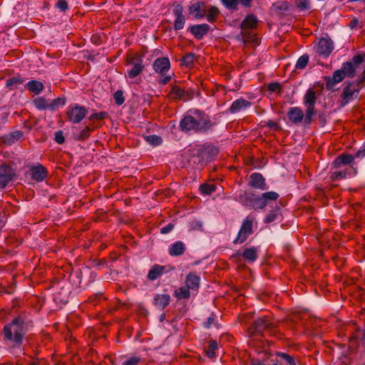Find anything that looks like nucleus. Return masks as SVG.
Masks as SVG:
<instances>
[{"label": "nucleus", "mask_w": 365, "mask_h": 365, "mask_svg": "<svg viewBox=\"0 0 365 365\" xmlns=\"http://www.w3.org/2000/svg\"><path fill=\"white\" fill-rule=\"evenodd\" d=\"M215 125L210 118L198 110H190L180 121L182 130L188 132H207Z\"/></svg>", "instance_id": "nucleus-1"}, {"label": "nucleus", "mask_w": 365, "mask_h": 365, "mask_svg": "<svg viewBox=\"0 0 365 365\" xmlns=\"http://www.w3.org/2000/svg\"><path fill=\"white\" fill-rule=\"evenodd\" d=\"M279 196V194L274 191L264 192L260 196L251 192H244L239 195L238 200L250 208L262 210L272 201H276Z\"/></svg>", "instance_id": "nucleus-2"}, {"label": "nucleus", "mask_w": 365, "mask_h": 365, "mask_svg": "<svg viewBox=\"0 0 365 365\" xmlns=\"http://www.w3.org/2000/svg\"><path fill=\"white\" fill-rule=\"evenodd\" d=\"M24 327V324L20 319H14L11 323L4 327V339L16 344H20L25 333Z\"/></svg>", "instance_id": "nucleus-3"}, {"label": "nucleus", "mask_w": 365, "mask_h": 365, "mask_svg": "<svg viewBox=\"0 0 365 365\" xmlns=\"http://www.w3.org/2000/svg\"><path fill=\"white\" fill-rule=\"evenodd\" d=\"M354 76V66L353 63L346 62L341 68L335 71L332 77L326 78V87L327 89H333L335 84L341 82L346 77L352 78Z\"/></svg>", "instance_id": "nucleus-4"}, {"label": "nucleus", "mask_w": 365, "mask_h": 365, "mask_svg": "<svg viewBox=\"0 0 365 365\" xmlns=\"http://www.w3.org/2000/svg\"><path fill=\"white\" fill-rule=\"evenodd\" d=\"M255 221V217L251 215L243 220L237 237L234 241L235 243L242 244L247 239L248 236L252 233V225Z\"/></svg>", "instance_id": "nucleus-5"}, {"label": "nucleus", "mask_w": 365, "mask_h": 365, "mask_svg": "<svg viewBox=\"0 0 365 365\" xmlns=\"http://www.w3.org/2000/svg\"><path fill=\"white\" fill-rule=\"evenodd\" d=\"M305 106L307 107L306 114H305V121L307 123H309L312 120V115L314 114V106L316 103V93L312 90L309 89L305 96H304V102Z\"/></svg>", "instance_id": "nucleus-6"}, {"label": "nucleus", "mask_w": 365, "mask_h": 365, "mask_svg": "<svg viewBox=\"0 0 365 365\" xmlns=\"http://www.w3.org/2000/svg\"><path fill=\"white\" fill-rule=\"evenodd\" d=\"M86 113L87 111L84 107L76 104L68 107L67 116L71 122L78 123L85 118Z\"/></svg>", "instance_id": "nucleus-7"}, {"label": "nucleus", "mask_w": 365, "mask_h": 365, "mask_svg": "<svg viewBox=\"0 0 365 365\" xmlns=\"http://www.w3.org/2000/svg\"><path fill=\"white\" fill-rule=\"evenodd\" d=\"M128 64L132 66V68L127 71V75L129 78L133 79L138 76L143 69V59L140 56L132 57Z\"/></svg>", "instance_id": "nucleus-8"}, {"label": "nucleus", "mask_w": 365, "mask_h": 365, "mask_svg": "<svg viewBox=\"0 0 365 365\" xmlns=\"http://www.w3.org/2000/svg\"><path fill=\"white\" fill-rule=\"evenodd\" d=\"M332 41L329 38H322L317 44L316 51L319 55L328 56L333 51Z\"/></svg>", "instance_id": "nucleus-9"}, {"label": "nucleus", "mask_w": 365, "mask_h": 365, "mask_svg": "<svg viewBox=\"0 0 365 365\" xmlns=\"http://www.w3.org/2000/svg\"><path fill=\"white\" fill-rule=\"evenodd\" d=\"M15 173L8 165L0 166V188H4L9 182L13 180Z\"/></svg>", "instance_id": "nucleus-10"}, {"label": "nucleus", "mask_w": 365, "mask_h": 365, "mask_svg": "<svg viewBox=\"0 0 365 365\" xmlns=\"http://www.w3.org/2000/svg\"><path fill=\"white\" fill-rule=\"evenodd\" d=\"M173 12L175 16V19L174 21V29L175 30L182 29L185 23V19L182 14L183 7L180 4H177L174 6Z\"/></svg>", "instance_id": "nucleus-11"}, {"label": "nucleus", "mask_w": 365, "mask_h": 365, "mask_svg": "<svg viewBox=\"0 0 365 365\" xmlns=\"http://www.w3.org/2000/svg\"><path fill=\"white\" fill-rule=\"evenodd\" d=\"M338 170L332 171L331 173L330 178L332 180H341L345 178L347 175H356V168L351 165L349 168H346L344 169L337 168Z\"/></svg>", "instance_id": "nucleus-12"}, {"label": "nucleus", "mask_w": 365, "mask_h": 365, "mask_svg": "<svg viewBox=\"0 0 365 365\" xmlns=\"http://www.w3.org/2000/svg\"><path fill=\"white\" fill-rule=\"evenodd\" d=\"M249 185L261 190H264L267 188L264 178L262 174L257 173L250 175Z\"/></svg>", "instance_id": "nucleus-13"}, {"label": "nucleus", "mask_w": 365, "mask_h": 365, "mask_svg": "<svg viewBox=\"0 0 365 365\" xmlns=\"http://www.w3.org/2000/svg\"><path fill=\"white\" fill-rule=\"evenodd\" d=\"M359 92V88L353 83L348 84L343 91V98L345 103L352 101L357 97Z\"/></svg>", "instance_id": "nucleus-14"}, {"label": "nucleus", "mask_w": 365, "mask_h": 365, "mask_svg": "<svg viewBox=\"0 0 365 365\" xmlns=\"http://www.w3.org/2000/svg\"><path fill=\"white\" fill-rule=\"evenodd\" d=\"M154 70L159 73L164 74L170 68V61L168 58H158L153 63Z\"/></svg>", "instance_id": "nucleus-15"}, {"label": "nucleus", "mask_w": 365, "mask_h": 365, "mask_svg": "<svg viewBox=\"0 0 365 365\" xmlns=\"http://www.w3.org/2000/svg\"><path fill=\"white\" fill-rule=\"evenodd\" d=\"M251 106V103L243 98L235 100L230 108V111L232 113H235L245 110Z\"/></svg>", "instance_id": "nucleus-16"}, {"label": "nucleus", "mask_w": 365, "mask_h": 365, "mask_svg": "<svg viewBox=\"0 0 365 365\" xmlns=\"http://www.w3.org/2000/svg\"><path fill=\"white\" fill-rule=\"evenodd\" d=\"M46 169L42 165L33 167L31 169V178L37 182L43 181L46 177Z\"/></svg>", "instance_id": "nucleus-17"}, {"label": "nucleus", "mask_w": 365, "mask_h": 365, "mask_svg": "<svg viewBox=\"0 0 365 365\" xmlns=\"http://www.w3.org/2000/svg\"><path fill=\"white\" fill-rule=\"evenodd\" d=\"M287 116L292 123H299L302 122L304 118V113L301 108L293 107L289 108Z\"/></svg>", "instance_id": "nucleus-18"}, {"label": "nucleus", "mask_w": 365, "mask_h": 365, "mask_svg": "<svg viewBox=\"0 0 365 365\" xmlns=\"http://www.w3.org/2000/svg\"><path fill=\"white\" fill-rule=\"evenodd\" d=\"M354 160V155L343 154L338 156L334 161L335 168H341L343 165H350Z\"/></svg>", "instance_id": "nucleus-19"}, {"label": "nucleus", "mask_w": 365, "mask_h": 365, "mask_svg": "<svg viewBox=\"0 0 365 365\" xmlns=\"http://www.w3.org/2000/svg\"><path fill=\"white\" fill-rule=\"evenodd\" d=\"M190 12L193 14L196 19H200L205 16L206 10L204 9V4L197 2L190 6Z\"/></svg>", "instance_id": "nucleus-20"}, {"label": "nucleus", "mask_w": 365, "mask_h": 365, "mask_svg": "<svg viewBox=\"0 0 365 365\" xmlns=\"http://www.w3.org/2000/svg\"><path fill=\"white\" fill-rule=\"evenodd\" d=\"M200 278L195 273H190L187 275L185 284L191 289L196 291L200 284Z\"/></svg>", "instance_id": "nucleus-21"}, {"label": "nucleus", "mask_w": 365, "mask_h": 365, "mask_svg": "<svg viewBox=\"0 0 365 365\" xmlns=\"http://www.w3.org/2000/svg\"><path fill=\"white\" fill-rule=\"evenodd\" d=\"M209 29V25L203 24L192 26L190 31L196 38L200 39L207 34Z\"/></svg>", "instance_id": "nucleus-22"}, {"label": "nucleus", "mask_w": 365, "mask_h": 365, "mask_svg": "<svg viewBox=\"0 0 365 365\" xmlns=\"http://www.w3.org/2000/svg\"><path fill=\"white\" fill-rule=\"evenodd\" d=\"M185 250V245L181 241H177L173 243L169 247V254L171 256H179L184 253Z\"/></svg>", "instance_id": "nucleus-23"}, {"label": "nucleus", "mask_w": 365, "mask_h": 365, "mask_svg": "<svg viewBox=\"0 0 365 365\" xmlns=\"http://www.w3.org/2000/svg\"><path fill=\"white\" fill-rule=\"evenodd\" d=\"M170 297L168 294H157L154 298L155 304L160 309H163L170 303Z\"/></svg>", "instance_id": "nucleus-24"}, {"label": "nucleus", "mask_w": 365, "mask_h": 365, "mask_svg": "<svg viewBox=\"0 0 365 365\" xmlns=\"http://www.w3.org/2000/svg\"><path fill=\"white\" fill-rule=\"evenodd\" d=\"M27 89L36 95L39 94L43 89V84L38 81H30L26 84Z\"/></svg>", "instance_id": "nucleus-25"}, {"label": "nucleus", "mask_w": 365, "mask_h": 365, "mask_svg": "<svg viewBox=\"0 0 365 365\" xmlns=\"http://www.w3.org/2000/svg\"><path fill=\"white\" fill-rule=\"evenodd\" d=\"M242 255L245 259L250 262H254L257 259L258 257V250L256 247H254L246 248L243 251Z\"/></svg>", "instance_id": "nucleus-26"}, {"label": "nucleus", "mask_w": 365, "mask_h": 365, "mask_svg": "<svg viewBox=\"0 0 365 365\" xmlns=\"http://www.w3.org/2000/svg\"><path fill=\"white\" fill-rule=\"evenodd\" d=\"M163 270L164 267L155 265L148 272V278L150 280H155L163 274Z\"/></svg>", "instance_id": "nucleus-27"}, {"label": "nucleus", "mask_w": 365, "mask_h": 365, "mask_svg": "<svg viewBox=\"0 0 365 365\" xmlns=\"http://www.w3.org/2000/svg\"><path fill=\"white\" fill-rule=\"evenodd\" d=\"M257 24V19L253 15H250L242 21L241 24L242 29H253Z\"/></svg>", "instance_id": "nucleus-28"}, {"label": "nucleus", "mask_w": 365, "mask_h": 365, "mask_svg": "<svg viewBox=\"0 0 365 365\" xmlns=\"http://www.w3.org/2000/svg\"><path fill=\"white\" fill-rule=\"evenodd\" d=\"M190 289L185 284L175 290V296L178 299H187L190 296Z\"/></svg>", "instance_id": "nucleus-29"}, {"label": "nucleus", "mask_w": 365, "mask_h": 365, "mask_svg": "<svg viewBox=\"0 0 365 365\" xmlns=\"http://www.w3.org/2000/svg\"><path fill=\"white\" fill-rule=\"evenodd\" d=\"M255 324L256 328L259 331H261L264 329L268 328L269 327V325L271 324V322H269V318L265 317L263 318L258 319L257 320L255 321Z\"/></svg>", "instance_id": "nucleus-30"}, {"label": "nucleus", "mask_w": 365, "mask_h": 365, "mask_svg": "<svg viewBox=\"0 0 365 365\" xmlns=\"http://www.w3.org/2000/svg\"><path fill=\"white\" fill-rule=\"evenodd\" d=\"M35 106L39 110L49 108V103L43 97H37L34 100Z\"/></svg>", "instance_id": "nucleus-31"}, {"label": "nucleus", "mask_w": 365, "mask_h": 365, "mask_svg": "<svg viewBox=\"0 0 365 365\" xmlns=\"http://www.w3.org/2000/svg\"><path fill=\"white\" fill-rule=\"evenodd\" d=\"M218 14H219L218 9L212 6L210 9H209L208 11H206L205 16L207 17V20L209 22H212L216 19Z\"/></svg>", "instance_id": "nucleus-32"}, {"label": "nucleus", "mask_w": 365, "mask_h": 365, "mask_svg": "<svg viewBox=\"0 0 365 365\" xmlns=\"http://www.w3.org/2000/svg\"><path fill=\"white\" fill-rule=\"evenodd\" d=\"M145 141L151 145H159L162 143V138L156 135H150L145 137Z\"/></svg>", "instance_id": "nucleus-33"}, {"label": "nucleus", "mask_w": 365, "mask_h": 365, "mask_svg": "<svg viewBox=\"0 0 365 365\" xmlns=\"http://www.w3.org/2000/svg\"><path fill=\"white\" fill-rule=\"evenodd\" d=\"M195 61V56L192 53H187L182 58V63L187 66H192Z\"/></svg>", "instance_id": "nucleus-34"}, {"label": "nucleus", "mask_w": 365, "mask_h": 365, "mask_svg": "<svg viewBox=\"0 0 365 365\" xmlns=\"http://www.w3.org/2000/svg\"><path fill=\"white\" fill-rule=\"evenodd\" d=\"M200 191L205 195H210L216 190L215 185L202 184L200 187Z\"/></svg>", "instance_id": "nucleus-35"}, {"label": "nucleus", "mask_w": 365, "mask_h": 365, "mask_svg": "<svg viewBox=\"0 0 365 365\" xmlns=\"http://www.w3.org/2000/svg\"><path fill=\"white\" fill-rule=\"evenodd\" d=\"M222 4L228 9L237 10L239 4L238 0H220Z\"/></svg>", "instance_id": "nucleus-36"}, {"label": "nucleus", "mask_w": 365, "mask_h": 365, "mask_svg": "<svg viewBox=\"0 0 365 365\" xmlns=\"http://www.w3.org/2000/svg\"><path fill=\"white\" fill-rule=\"evenodd\" d=\"M309 57L307 55H303L299 58L296 63V68L303 69L307 65Z\"/></svg>", "instance_id": "nucleus-37"}, {"label": "nucleus", "mask_w": 365, "mask_h": 365, "mask_svg": "<svg viewBox=\"0 0 365 365\" xmlns=\"http://www.w3.org/2000/svg\"><path fill=\"white\" fill-rule=\"evenodd\" d=\"M217 349V344L215 341H211L209 343L208 349L206 351L207 355L209 358L215 356V350Z\"/></svg>", "instance_id": "nucleus-38"}, {"label": "nucleus", "mask_w": 365, "mask_h": 365, "mask_svg": "<svg viewBox=\"0 0 365 365\" xmlns=\"http://www.w3.org/2000/svg\"><path fill=\"white\" fill-rule=\"evenodd\" d=\"M65 105V100L63 98H58L53 100L51 103H49V108L54 110L57 109L59 106H63Z\"/></svg>", "instance_id": "nucleus-39"}, {"label": "nucleus", "mask_w": 365, "mask_h": 365, "mask_svg": "<svg viewBox=\"0 0 365 365\" xmlns=\"http://www.w3.org/2000/svg\"><path fill=\"white\" fill-rule=\"evenodd\" d=\"M279 212L277 210L271 211L265 217L264 222L266 223H269L277 220L279 218Z\"/></svg>", "instance_id": "nucleus-40"}, {"label": "nucleus", "mask_w": 365, "mask_h": 365, "mask_svg": "<svg viewBox=\"0 0 365 365\" xmlns=\"http://www.w3.org/2000/svg\"><path fill=\"white\" fill-rule=\"evenodd\" d=\"M297 6L302 11H306L311 9L309 0H297Z\"/></svg>", "instance_id": "nucleus-41"}, {"label": "nucleus", "mask_w": 365, "mask_h": 365, "mask_svg": "<svg viewBox=\"0 0 365 365\" xmlns=\"http://www.w3.org/2000/svg\"><path fill=\"white\" fill-rule=\"evenodd\" d=\"M141 361V359L139 356H132L128 359H126L123 363L122 365H138Z\"/></svg>", "instance_id": "nucleus-42"}, {"label": "nucleus", "mask_w": 365, "mask_h": 365, "mask_svg": "<svg viewBox=\"0 0 365 365\" xmlns=\"http://www.w3.org/2000/svg\"><path fill=\"white\" fill-rule=\"evenodd\" d=\"M91 130L88 126H86L83 129H82L78 135V140H84L88 138Z\"/></svg>", "instance_id": "nucleus-43"}, {"label": "nucleus", "mask_w": 365, "mask_h": 365, "mask_svg": "<svg viewBox=\"0 0 365 365\" xmlns=\"http://www.w3.org/2000/svg\"><path fill=\"white\" fill-rule=\"evenodd\" d=\"M23 81H21L19 78L17 77H13L6 81V86L7 87H11L15 86L17 87L18 84L22 83Z\"/></svg>", "instance_id": "nucleus-44"}, {"label": "nucleus", "mask_w": 365, "mask_h": 365, "mask_svg": "<svg viewBox=\"0 0 365 365\" xmlns=\"http://www.w3.org/2000/svg\"><path fill=\"white\" fill-rule=\"evenodd\" d=\"M114 99L115 101V103L118 104V105H122L124 101H125V98L123 97V92L121 91H117L115 93H114Z\"/></svg>", "instance_id": "nucleus-45"}, {"label": "nucleus", "mask_w": 365, "mask_h": 365, "mask_svg": "<svg viewBox=\"0 0 365 365\" xmlns=\"http://www.w3.org/2000/svg\"><path fill=\"white\" fill-rule=\"evenodd\" d=\"M277 356L281 357L282 359H283L285 361V362L287 363V364L295 365L294 364V359L292 356H290L289 355L287 354L278 353L277 354Z\"/></svg>", "instance_id": "nucleus-46"}, {"label": "nucleus", "mask_w": 365, "mask_h": 365, "mask_svg": "<svg viewBox=\"0 0 365 365\" xmlns=\"http://www.w3.org/2000/svg\"><path fill=\"white\" fill-rule=\"evenodd\" d=\"M364 61V58L361 56H356L353 58L351 61H349L351 63H353L354 66V73L356 72V69L357 66L361 64Z\"/></svg>", "instance_id": "nucleus-47"}, {"label": "nucleus", "mask_w": 365, "mask_h": 365, "mask_svg": "<svg viewBox=\"0 0 365 365\" xmlns=\"http://www.w3.org/2000/svg\"><path fill=\"white\" fill-rule=\"evenodd\" d=\"M170 93L176 98H181L184 95V91L179 87L174 86Z\"/></svg>", "instance_id": "nucleus-48"}, {"label": "nucleus", "mask_w": 365, "mask_h": 365, "mask_svg": "<svg viewBox=\"0 0 365 365\" xmlns=\"http://www.w3.org/2000/svg\"><path fill=\"white\" fill-rule=\"evenodd\" d=\"M268 90L272 92H280L281 86L278 83H272L268 85Z\"/></svg>", "instance_id": "nucleus-49"}, {"label": "nucleus", "mask_w": 365, "mask_h": 365, "mask_svg": "<svg viewBox=\"0 0 365 365\" xmlns=\"http://www.w3.org/2000/svg\"><path fill=\"white\" fill-rule=\"evenodd\" d=\"M64 136L61 130L57 131L55 133V141L58 144H62L64 142Z\"/></svg>", "instance_id": "nucleus-50"}, {"label": "nucleus", "mask_w": 365, "mask_h": 365, "mask_svg": "<svg viewBox=\"0 0 365 365\" xmlns=\"http://www.w3.org/2000/svg\"><path fill=\"white\" fill-rule=\"evenodd\" d=\"M56 7L62 11L66 10L68 9L67 1L66 0H59L56 3Z\"/></svg>", "instance_id": "nucleus-51"}, {"label": "nucleus", "mask_w": 365, "mask_h": 365, "mask_svg": "<svg viewBox=\"0 0 365 365\" xmlns=\"http://www.w3.org/2000/svg\"><path fill=\"white\" fill-rule=\"evenodd\" d=\"M173 227H174V225L173 224H168V225H166L160 229V233L168 234L171 230H173Z\"/></svg>", "instance_id": "nucleus-52"}, {"label": "nucleus", "mask_w": 365, "mask_h": 365, "mask_svg": "<svg viewBox=\"0 0 365 365\" xmlns=\"http://www.w3.org/2000/svg\"><path fill=\"white\" fill-rule=\"evenodd\" d=\"M22 135V133L20 131H16L13 133L11 135V138H13L12 140H9V143H14L15 140L19 139Z\"/></svg>", "instance_id": "nucleus-53"}, {"label": "nucleus", "mask_w": 365, "mask_h": 365, "mask_svg": "<svg viewBox=\"0 0 365 365\" xmlns=\"http://www.w3.org/2000/svg\"><path fill=\"white\" fill-rule=\"evenodd\" d=\"M365 156V145L355 154L354 158H360Z\"/></svg>", "instance_id": "nucleus-54"}, {"label": "nucleus", "mask_w": 365, "mask_h": 365, "mask_svg": "<svg viewBox=\"0 0 365 365\" xmlns=\"http://www.w3.org/2000/svg\"><path fill=\"white\" fill-rule=\"evenodd\" d=\"M274 6L280 10H287V4L286 2H278L274 4Z\"/></svg>", "instance_id": "nucleus-55"}, {"label": "nucleus", "mask_w": 365, "mask_h": 365, "mask_svg": "<svg viewBox=\"0 0 365 365\" xmlns=\"http://www.w3.org/2000/svg\"><path fill=\"white\" fill-rule=\"evenodd\" d=\"M238 1L239 4H241L245 7H250L251 5L252 0H238Z\"/></svg>", "instance_id": "nucleus-56"}, {"label": "nucleus", "mask_w": 365, "mask_h": 365, "mask_svg": "<svg viewBox=\"0 0 365 365\" xmlns=\"http://www.w3.org/2000/svg\"><path fill=\"white\" fill-rule=\"evenodd\" d=\"M170 81V76H169L162 77L159 80L160 83L163 84V85L167 84Z\"/></svg>", "instance_id": "nucleus-57"}, {"label": "nucleus", "mask_w": 365, "mask_h": 365, "mask_svg": "<svg viewBox=\"0 0 365 365\" xmlns=\"http://www.w3.org/2000/svg\"><path fill=\"white\" fill-rule=\"evenodd\" d=\"M364 82H365V70L364 71L361 76L359 78L358 84L356 86H358V87H359L360 84H362Z\"/></svg>", "instance_id": "nucleus-58"}, {"label": "nucleus", "mask_w": 365, "mask_h": 365, "mask_svg": "<svg viewBox=\"0 0 365 365\" xmlns=\"http://www.w3.org/2000/svg\"><path fill=\"white\" fill-rule=\"evenodd\" d=\"M364 82H365V70L364 71L361 76L359 78L358 84L356 86H358V87H359L360 84H362Z\"/></svg>", "instance_id": "nucleus-59"}, {"label": "nucleus", "mask_w": 365, "mask_h": 365, "mask_svg": "<svg viewBox=\"0 0 365 365\" xmlns=\"http://www.w3.org/2000/svg\"><path fill=\"white\" fill-rule=\"evenodd\" d=\"M358 23V21L356 19H354L351 21V26L352 27L355 26Z\"/></svg>", "instance_id": "nucleus-60"}, {"label": "nucleus", "mask_w": 365, "mask_h": 365, "mask_svg": "<svg viewBox=\"0 0 365 365\" xmlns=\"http://www.w3.org/2000/svg\"><path fill=\"white\" fill-rule=\"evenodd\" d=\"M98 115V118H103L104 117V113H100Z\"/></svg>", "instance_id": "nucleus-61"}]
</instances>
